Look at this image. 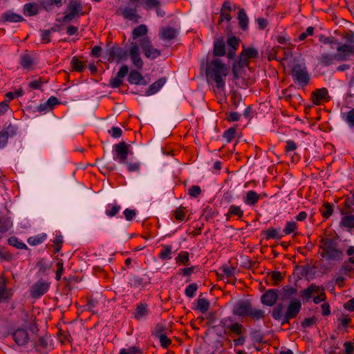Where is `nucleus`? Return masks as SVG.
<instances>
[{
    "mask_svg": "<svg viewBox=\"0 0 354 354\" xmlns=\"http://www.w3.org/2000/svg\"><path fill=\"white\" fill-rule=\"evenodd\" d=\"M302 307V303L299 298H292L283 313L284 306L283 303L279 302L272 308L271 316L277 321L281 320V325L290 324V320L295 319L299 314Z\"/></svg>",
    "mask_w": 354,
    "mask_h": 354,
    "instance_id": "1",
    "label": "nucleus"
},
{
    "mask_svg": "<svg viewBox=\"0 0 354 354\" xmlns=\"http://www.w3.org/2000/svg\"><path fill=\"white\" fill-rule=\"evenodd\" d=\"M231 68H201L200 73L205 75L207 84L218 91L225 89V80Z\"/></svg>",
    "mask_w": 354,
    "mask_h": 354,
    "instance_id": "2",
    "label": "nucleus"
},
{
    "mask_svg": "<svg viewBox=\"0 0 354 354\" xmlns=\"http://www.w3.org/2000/svg\"><path fill=\"white\" fill-rule=\"evenodd\" d=\"M232 313L239 317H249L254 322L263 319L266 317V312L263 310L253 308L250 299L239 300L233 306Z\"/></svg>",
    "mask_w": 354,
    "mask_h": 354,
    "instance_id": "3",
    "label": "nucleus"
},
{
    "mask_svg": "<svg viewBox=\"0 0 354 354\" xmlns=\"http://www.w3.org/2000/svg\"><path fill=\"white\" fill-rule=\"evenodd\" d=\"M226 54L225 44L223 37H219L214 40L213 52H209L201 60V66H226L217 57H222Z\"/></svg>",
    "mask_w": 354,
    "mask_h": 354,
    "instance_id": "4",
    "label": "nucleus"
},
{
    "mask_svg": "<svg viewBox=\"0 0 354 354\" xmlns=\"http://www.w3.org/2000/svg\"><path fill=\"white\" fill-rule=\"evenodd\" d=\"M232 80L240 88L246 89L255 82L253 68H232Z\"/></svg>",
    "mask_w": 354,
    "mask_h": 354,
    "instance_id": "5",
    "label": "nucleus"
},
{
    "mask_svg": "<svg viewBox=\"0 0 354 354\" xmlns=\"http://www.w3.org/2000/svg\"><path fill=\"white\" fill-rule=\"evenodd\" d=\"M354 55V46L339 45L337 48V53L333 54L325 53L321 57V62L325 65L335 64V62H345L351 60Z\"/></svg>",
    "mask_w": 354,
    "mask_h": 354,
    "instance_id": "6",
    "label": "nucleus"
},
{
    "mask_svg": "<svg viewBox=\"0 0 354 354\" xmlns=\"http://www.w3.org/2000/svg\"><path fill=\"white\" fill-rule=\"evenodd\" d=\"M102 58L109 63L120 64L125 62L128 59V51L117 43L107 41Z\"/></svg>",
    "mask_w": 354,
    "mask_h": 354,
    "instance_id": "7",
    "label": "nucleus"
},
{
    "mask_svg": "<svg viewBox=\"0 0 354 354\" xmlns=\"http://www.w3.org/2000/svg\"><path fill=\"white\" fill-rule=\"evenodd\" d=\"M319 249L322 250L321 257L326 260L339 261L343 257V252L337 248V242L333 238L320 239Z\"/></svg>",
    "mask_w": 354,
    "mask_h": 354,
    "instance_id": "8",
    "label": "nucleus"
},
{
    "mask_svg": "<svg viewBox=\"0 0 354 354\" xmlns=\"http://www.w3.org/2000/svg\"><path fill=\"white\" fill-rule=\"evenodd\" d=\"M219 326L223 328V333H217L218 337H223L225 335H240L241 328H243L242 324L234 322L233 317H226L220 320Z\"/></svg>",
    "mask_w": 354,
    "mask_h": 354,
    "instance_id": "9",
    "label": "nucleus"
},
{
    "mask_svg": "<svg viewBox=\"0 0 354 354\" xmlns=\"http://www.w3.org/2000/svg\"><path fill=\"white\" fill-rule=\"evenodd\" d=\"M285 73L292 76L293 82L301 88H304L310 84V76L306 68H289L286 71V68H283Z\"/></svg>",
    "mask_w": 354,
    "mask_h": 354,
    "instance_id": "10",
    "label": "nucleus"
},
{
    "mask_svg": "<svg viewBox=\"0 0 354 354\" xmlns=\"http://www.w3.org/2000/svg\"><path fill=\"white\" fill-rule=\"evenodd\" d=\"M258 57L259 52L255 48H245L243 46V50L238 57L237 62H234L232 66H248L250 59H256Z\"/></svg>",
    "mask_w": 354,
    "mask_h": 354,
    "instance_id": "11",
    "label": "nucleus"
},
{
    "mask_svg": "<svg viewBox=\"0 0 354 354\" xmlns=\"http://www.w3.org/2000/svg\"><path fill=\"white\" fill-rule=\"evenodd\" d=\"M139 46L145 56L149 59H154L160 55V50L152 46L148 37H143L140 39Z\"/></svg>",
    "mask_w": 354,
    "mask_h": 354,
    "instance_id": "12",
    "label": "nucleus"
},
{
    "mask_svg": "<svg viewBox=\"0 0 354 354\" xmlns=\"http://www.w3.org/2000/svg\"><path fill=\"white\" fill-rule=\"evenodd\" d=\"M50 288V283L41 279L36 281L30 289V295L32 298L38 299L46 294Z\"/></svg>",
    "mask_w": 354,
    "mask_h": 354,
    "instance_id": "13",
    "label": "nucleus"
},
{
    "mask_svg": "<svg viewBox=\"0 0 354 354\" xmlns=\"http://www.w3.org/2000/svg\"><path fill=\"white\" fill-rule=\"evenodd\" d=\"M17 127L12 124H9L8 126H4L3 129L0 131V149L6 147L8 138L15 136L17 135Z\"/></svg>",
    "mask_w": 354,
    "mask_h": 354,
    "instance_id": "14",
    "label": "nucleus"
},
{
    "mask_svg": "<svg viewBox=\"0 0 354 354\" xmlns=\"http://www.w3.org/2000/svg\"><path fill=\"white\" fill-rule=\"evenodd\" d=\"M330 100L328 91L325 87L317 88L311 93L310 100L314 105H321L324 102H329Z\"/></svg>",
    "mask_w": 354,
    "mask_h": 354,
    "instance_id": "15",
    "label": "nucleus"
},
{
    "mask_svg": "<svg viewBox=\"0 0 354 354\" xmlns=\"http://www.w3.org/2000/svg\"><path fill=\"white\" fill-rule=\"evenodd\" d=\"M115 153L113 156L115 160L121 163H127V156L129 151V145L124 141H122L114 145Z\"/></svg>",
    "mask_w": 354,
    "mask_h": 354,
    "instance_id": "16",
    "label": "nucleus"
},
{
    "mask_svg": "<svg viewBox=\"0 0 354 354\" xmlns=\"http://www.w3.org/2000/svg\"><path fill=\"white\" fill-rule=\"evenodd\" d=\"M279 299L278 289L266 290L261 297V302L267 306H275Z\"/></svg>",
    "mask_w": 354,
    "mask_h": 354,
    "instance_id": "17",
    "label": "nucleus"
},
{
    "mask_svg": "<svg viewBox=\"0 0 354 354\" xmlns=\"http://www.w3.org/2000/svg\"><path fill=\"white\" fill-rule=\"evenodd\" d=\"M319 290L325 291L323 286H317L315 283H311L306 288L300 291L299 296L303 299L304 302L309 301L313 297V293H318Z\"/></svg>",
    "mask_w": 354,
    "mask_h": 354,
    "instance_id": "18",
    "label": "nucleus"
},
{
    "mask_svg": "<svg viewBox=\"0 0 354 354\" xmlns=\"http://www.w3.org/2000/svg\"><path fill=\"white\" fill-rule=\"evenodd\" d=\"M8 282L7 277L2 274L0 277V303L10 299L13 295V290L7 288Z\"/></svg>",
    "mask_w": 354,
    "mask_h": 354,
    "instance_id": "19",
    "label": "nucleus"
},
{
    "mask_svg": "<svg viewBox=\"0 0 354 354\" xmlns=\"http://www.w3.org/2000/svg\"><path fill=\"white\" fill-rule=\"evenodd\" d=\"M240 41V39L236 37V36L232 35L227 37V44L229 47V49L227 53V57L229 59H235L236 53L237 49L239 48Z\"/></svg>",
    "mask_w": 354,
    "mask_h": 354,
    "instance_id": "20",
    "label": "nucleus"
},
{
    "mask_svg": "<svg viewBox=\"0 0 354 354\" xmlns=\"http://www.w3.org/2000/svg\"><path fill=\"white\" fill-rule=\"evenodd\" d=\"M149 313V305L145 302H140L136 305L133 315L136 320L140 321L146 319Z\"/></svg>",
    "mask_w": 354,
    "mask_h": 354,
    "instance_id": "21",
    "label": "nucleus"
},
{
    "mask_svg": "<svg viewBox=\"0 0 354 354\" xmlns=\"http://www.w3.org/2000/svg\"><path fill=\"white\" fill-rule=\"evenodd\" d=\"M12 338L18 346H25L29 342V335L24 328H17L12 333Z\"/></svg>",
    "mask_w": 354,
    "mask_h": 354,
    "instance_id": "22",
    "label": "nucleus"
},
{
    "mask_svg": "<svg viewBox=\"0 0 354 354\" xmlns=\"http://www.w3.org/2000/svg\"><path fill=\"white\" fill-rule=\"evenodd\" d=\"M67 11L77 18L86 15V12L83 11V6L80 0H71L67 6Z\"/></svg>",
    "mask_w": 354,
    "mask_h": 354,
    "instance_id": "23",
    "label": "nucleus"
},
{
    "mask_svg": "<svg viewBox=\"0 0 354 354\" xmlns=\"http://www.w3.org/2000/svg\"><path fill=\"white\" fill-rule=\"evenodd\" d=\"M151 278L145 274L142 277L138 275H133L130 279V285L131 287L136 288H145L147 285L151 283Z\"/></svg>",
    "mask_w": 354,
    "mask_h": 354,
    "instance_id": "24",
    "label": "nucleus"
},
{
    "mask_svg": "<svg viewBox=\"0 0 354 354\" xmlns=\"http://www.w3.org/2000/svg\"><path fill=\"white\" fill-rule=\"evenodd\" d=\"M232 7L230 1H225L220 10V16L218 21V24H221L224 21L230 22L232 20L231 15Z\"/></svg>",
    "mask_w": 354,
    "mask_h": 354,
    "instance_id": "25",
    "label": "nucleus"
},
{
    "mask_svg": "<svg viewBox=\"0 0 354 354\" xmlns=\"http://www.w3.org/2000/svg\"><path fill=\"white\" fill-rule=\"evenodd\" d=\"M25 21V19L19 14L15 13L12 10H7L1 14L0 21L2 23H17Z\"/></svg>",
    "mask_w": 354,
    "mask_h": 354,
    "instance_id": "26",
    "label": "nucleus"
},
{
    "mask_svg": "<svg viewBox=\"0 0 354 354\" xmlns=\"http://www.w3.org/2000/svg\"><path fill=\"white\" fill-rule=\"evenodd\" d=\"M131 44V49L128 52V57H130L134 66H142L143 62L140 57L139 46L136 43Z\"/></svg>",
    "mask_w": 354,
    "mask_h": 354,
    "instance_id": "27",
    "label": "nucleus"
},
{
    "mask_svg": "<svg viewBox=\"0 0 354 354\" xmlns=\"http://www.w3.org/2000/svg\"><path fill=\"white\" fill-rule=\"evenodd\" d=\"M127 80L129 84L136 85L145 86L149 83V82L144 78L142 75L136 70H131L129 72Z\"/></svg>",
    "mask_w": 354,
    "mask_h": 354,
    "instance_id": "28",
    "label": "nucleus"
},
{
    "mask_svg": "<svg viewBox=\"0 0 354 354\" xmlns=\"http://www.w3.org/2000/svg\"><path fill=\"white\" fill-rule=\"evenodd\" d=\"M129 68H120V71L113 77L109 80V86L112 88H119L122 84V79L126 76L129 72Z\"/></svg>",
    "mask_w": 354,
    "mask_h": 354,
    "instance_id": "29",
    "label": "nucleus"
},
{
    "mask_svg": "<svg viewBox=\"0 0 354 354\" xmlns=\"http://www.w3.org/2000/svg\"><path fill=\"white\" fill-rule=\"evenodd\" d=\"M167 78L162 77L151 84L145 91V95L149 96L158 93L167 82Z\"/></svg>",
    "mask_w": 354,
    "mask_h": 354,
    "instance_id": "30",
    "label": "nucleus"
},
{
    "mask_svg": "<svg viewBox=\"0 0 354 354\" xmlns=\"http://www.w3.org/2000/svg\"><path fill=\"white\" fill-rule=\"evenodd\" d=\"M122 15L125 19H128L136 23L138 22V19L140 17L137 13L136 6L134 8H124L122 10Z\"/></svg>",
    "mask_w": 354,
    "mask_h": 354,
    "instance_id": "31",
    "label": "nucleus"
},
{
    "mask_svg": "<svg viewBox=\"0 0 354 354\" xmlns=\"http://www.w3.org/2000/svg\"><path fill=\"white\" fill-rule=\"evenodd\" d=\"M19 63L21 66H32L38 64L35 55L28 51L20 56Z\"/></svg>",
    "mask_w": 354,
    "mask_h": 354,
    "instance_id": "32",
    "label": "nucleus"
},
{
    "mask_svg": "<svg viewBox=\"0 0 354 354\" xmlns=\"http://www.w3.org/2000/svg\"><path fill=\"white\" fill-rule=\"evenodd\" d=\"M178 30L171 27L163 28L160 30L159 35L163 40L170 41L178 35Z\"/></svg>",
    "mask_w": 354,
    "mask_h": 354,
    "instance_id": "33",
    "label": "nucleus"
},
{
    "mask_svg": "<svg viewBox=\"0 0 354 354\" xmlns=\"http://www.w3.org/2000/svg\"><path fill=\"white\" fill-rule=\"evenodd\" d=\"M237 19L240 28L244 31L247 30L248 29L249 19L244 8L239 9Z\"/></svg>",
    "mask_w": 354,
    "mask_h": 354,
    "instance_id": "34",
    "label": "nucleus"
},
{
    "mask_svg": "<svg viewBox=\"0 0 354 354\" xmlns=\"http://www.w3.org/2000/svg\"><path fill=\"white\" fill-rule=\"evenodd\" d=\"M297 293V289L295 287L290 286H285L282 288V293L279 299L281 301L290 300L292 296Z\"/></svg>",
    "mask_w": 354,
    "mask_h": 354,
    "instance_id": "35",
    "label": "nucleus"
},
{
    "mask_svg": "<svg viewBox=\"0 0 354 354\" xmlns=\"http://www.w3.org/2000/svg\"><path fill=\"white\" fill-rule=\"evenodd\" d=\"M260 194L253 190H250L246 193L243 198L244 203L250 206H254L260 199Z\"/></svg>",
    "mask_w": 354,
    "mask_h": 354,
    "instance_id": "36",
    "label": "nucleus"
},
{
    "mask_svg": "<svg viewBox=\"0 0 354 354\" xmlns=\"http://www.w3.org/2000/svg\"><path fill=\"white\" fill-rule=\"evenodd\" d=\"M226 221H230L232 216H236L239 219H241L243 216V211L240 206L231 205L229 207L228 212L225 214Z\"/></svg>",
    "mask_w": 354,
    "mask_h": 354,
    "instance_id": "37",
    "label": "nucleus"
},
{
    "mask_svg": "<svg viewBox=\"0 0 354 354\" xmlns=\"http://www.w3.org/2000/svg\"><path fill=\"white\" fill-rule=\"evenodd\" d=\"M13 223L10 217L6 215L0 216V234L6 233L12 227Z\"/></svg>",
    "mask_w": 354,
    "mask_h": 354,
    "instance_id": "38",
    "label": "nucleus"
},
{
    "mask_svg": "<svg viewBox=\"0 0 354 354\" xmlns=\"http://www.w3.org/2000/svg\"><path fill=\"white\" fill-rule=\"evenodd\" d=\"M218 212L216 207L210 205H207L203 209L202 217L204 218L205 221H209V220L218 216Z\"/></svg>",
    "mask_w": 354,
    "mask_h": 354,
    "instance_id": "39",
    "label": "nucleus"
},
{
    "mask_svg": "<svg viewBox=\"0 0 354 354\" xmlns=\"http://www.w3.org/2000/svg\"><path fill=\"white\" fill-rule=\"evenodd\" d=\"M63 281L64 282V290L66 292V295L71 293L73 287L72 284L73 283L79 282L78 277L73 275H69L68 277H63Z\"/></svg>",
    "mask_w": 354,
    "mask_h": 354,
    "instance_id": "40",
    "label": "nucleus"
},
{
    "mask_svg": "<svg viewBox=\"0 0 354 354\" xmlns=\"http://www.w3.org/2000/svg\"><path fill=\"white\" fill-rule=\"evenodd\" d=\"M196 301L197 305L195 308H194L195 310H198L203 314L208 311L210 306V303L207 299L201 298L200 295Z\"/></svg>",
    "mask_w": 354,
    "mask_h": 354,
    "instance_id": "41",
    "label": "nucleus"
},
{
    "mask_svg": "<svg viewBox=\"0 0 354 354\" xmlns=\"http://www.w3.org/2000/svg\"><path fill=\"white\" fill-rule=\"evenodd\" d=\"M60 102L58 99L55 96L50 97L48 100L43 104H40L39 106V111H44L48 109L52 110L55 105L59 104Z\"/></svg>",
    "mask_w": 354,
    "mask_h": 354,
    "instance_id": "42",
    "label": "nucleus"
},
{
    "mask_svg": "<svg viewBox=\"0 0 354 354\" xmlns=\"http://www.w3.org/2000/svg\"><path fill=\"white\" fill-rule=\"evenodd\" d=\"M39 12L38 6L35 3H28L24 6V14L26 16H35Z\"/></svg>",
    "mask_w": 354,
    "mask_h": 354,
    "instance_id": "43",
    "label": "nucleus"
},
{
    "mask_svg": "<svg viewBox=\"0 0 354 354\" xmlns=\"http://www.w3.org/2000/svg\"><path fill=\"white\" fill-rule=\"evenodd\" d=\"M319 212L325 220L328 219L333 213V205L329 202H324L319 209Z\"/></svg>",
    "mask_w": 354,
    "mask_h": 354,
    "instance_id": "44",
    "label": "nucleus"
},
{
    "mask_svg": "<svg viewBox=\"0 0 354 354\" xmlns=\"http://www.w3.org/2000/svg\"><path fill=\"white\" fill-rule=\"evenodd\" d=\"M172 246L170 245H162V249L158 254V257L162 261L169 260L171 259Z\"/></svg>",
    "mask_w": 354,
    "mask_h": 354,
    "instance_id": "45",
    "label": "nucleus"
},
{
    "mask_svg": "<svg viewBox=\"0 0 354 354\" xmlns=\"http://www.w3.org/2000/svg\"><path fill=\"white\" fill-rule=\"evenodd\" d=\"M261 234L264 236V238L266 240H270L271 239H280L283 236L282 235H279L278 234L277 230L274 227H270L268 230H262Z\"/></svg>",
    "mask_w": 354,
    "mask_h": 354,
    "instance_id": "46",
    "label": "nucleus"
},
{
    "mask_svg": "<svg viewBox=\"0 0 354 354\" xmlns=\"http://www.w3.org/2000/svg\"><path fill=\"white\" fill-rule=\"evenodd\" d=\"M342 39L345 41L342 45H347L348 46H354V32L351 30H344L342 35Z\"/></svg>",
    "mask_w": 354,
    "mask_h": 354,
    "instance_id": "47",
    "label": "nucleus"
},
{
    "mask_svg": "<svg viewBox=\"0 0 354 354\" xmlns=\"http://www.w3.org/2000/svg\"><path fill=\"white\" fill-rule=\"evenodd\" d=\"M353 206H354V199L346 197L344 202L343 208L340 210L342 215L352 214L353 212Z\"/></svg>",
    "mask_w": 354,
    "mask_h": 354,
    "instance_id": "48",
    "label": "nucleus"
},
{
    "mask_svg": "<svg viewBox=\"0 0 354 354\" xmlns=\"http://www.w3.org/2000/svg\"><path fill=\"white\" fill-rule=\"evenodd\" d=\"M175 261L178 265H189L190 261L189 252L187 251H180L175 258Z\"/></svg>",
    "mask_w": 354,
    "mask_h": 354,
    "instance_id": "49",
    "label": "nucleus"
},
{
    "mask_svg": "<svg viewBox=\"0 0 354 354\" xmlns=\"http://www.w3.org/2000/svg\"><path fill=\"white\" fill-rule=\"evenodd\" d=\"M14 255L5 246L0 245V261L10 262L14 259Z\"/></svg>",
    "mask_w": 354,
    "mask_h": 354,
    "instance_id": "50",
    "label": "nucleus"
},
{
    "mask_svg": "<svg viewBox=\"0 0 354 354\" xmlns=\"http://www.w3.org/2000/svg\"><path fill=\"white\" fill-rule=\"evenodd\" d=\"M47 238L45 233H41L35 236H30L28 239L27 242L32 246L42 243Z\"/></svg>",
    "mask_w": 354,
    "mask_h": 354,
    "instance_id": "51",
    "label": "nucleus"
},
{
    "mask_svg": "<svg viewBox=\"0 0 354 354\" xmlns=\"http://www.w3.org/2000/svg\"><path fill=\"white\" fill-rule=\"evenodd\" d=\"M148 29L146 25L141 24L135 28L132 31V39H136L140 37L145 36L147 33Z\"/></svg>",
    "mask_w": 354,
    "mask_h": 354,
    "instance_id": "52",
    "label": "nucleus"
},
{
    "mask_svg": "<svg viewBox=\"0 0 354 354\" xmlns=\"http://www.w3.org/2000/svg\"><path fill=\"white\" fill-rule=\"evenodd\" d=\"M340 226L346 228H354V215L348 214L342 218Z\"/></svg>",
    "mask_w": 354,
    "mask_h": 354,
    "instance_id": "53",
    "label": "nucleus"
},
{
    "mask_svg": "<svg viewBox=\"0 0 354 354\" xmlns=\"http://www.w3.org/2000/svg\"><path fill=\"white\" fill-rule=\"evenodd\" d=\"M230 100L232 106L236 109L240 103L243 101L241 94L237 91H232L230 92Z\"/></svg>",
    "mask_w": 354,
    "mask_h": 354,
    "instance_id": "54",
    "label": "nucleus"
},
{
    "mask_svg": "<svg viewBox=\"0 0 354 354\" xmlns=\"http://www.w3.org/2000/svg\"><path fill=\"white\" fill-rule=\"evenodd\" d=\"M297 269H301V272L300 273L301 274V277H304V276H306L308 274H315V266L314 265L313 266H310V264H307L304 266H299L298 265H296L295 266V270H297Z\"/></svg>",
    "mask_w": 354,
    "mask_h": 354,
    "instance_id": "55",
    "label": "nucleus"
},
{
    "mask_svg": "<svg viewBox=\"0 0 354 354\" xmlns=\"http://www.w3.org/2000/svg\"><path fill=\"white\" fill-rule=\"evenodd\" d=\"M166 334V326L162 323H157L151 329V335L158 338Z\"/></svg>",
    "mask_w": 354,
    "mask_h": 354,
    "instance_id": "56",
    "label": "nucleus"
},
{
    "mask_svg": "<svg viewBox=\"0 0 354 354\" xmlns=\"http://www.w3.org/2000/svg\"><path fill=\"white\" fill-rule=\"evenodd\" d=\"M8 244L17 249L29 250L28 246L24 243L20 241L16 236H11L8 238Z\"/></svg>",
    "mask_w": 354,
    "mask_h": 354,
    "instance_id": "57",
    "label": "nucleus"
},
{
    "mask_svg": "<svg viewBox=\"0 0 354 354\" xmlns=\"http://www.w3.org/2000/svg\"><path fill=\"white\" fill-rule=\"evenodd\" d=\"M337 328L339 330L342 328L346 329L348 327L349 324L351 322V318L349 317L348 315H343L342 317L337 318Z\"/></svg>",
    "mask_w": 354,
    "mask_h": 354,
    "instance_id": "58",
    "label": "nucleus"
},
{
    "mask_svg": "<svg viewBox=\"0 0 354 354\" xmlns=\"http://www.w3.org/2000/svg\"><path fill=\"white\" fill-rule=\"evenodd\" d=\"M57 336L60 338V342L62 344H64L65 342H72L73 338L69 333V331H64L61 328H59L57 332Z\"/></svg>",
    "mask_w": 354,
    "mask_h": 354,
    "instance_id": "59",
    "label": "nucleus"
},
{
    "mask_svg": "<svg viewBox=\"0 0 354 354\" xmlns=\"http://www.w3.org/2000/svg\"><path fill=\"white\" fill-rule=\"evenodd\" d=\"M142 5L144 9L149 10L160 6L159 0H142Z\"/></svg>",
    "mask_w": 354,
    "mask_h": 354,
    "instance_id": "60",
    "label": "nucleus"
},
{
    "mask_svg": "<svg viewBox=\"0 0 354 354\" xmlns=\"http://www.w3.org/2000/svg\"><path fill=\"white\" fill-rule=\"evenodd\" d=\"M56 268L55 280L59 281L64 272V261L62 259H57Z\"/></svg>",
    "mask_w": 354,
    "mask_h": 354,
    "instance_id": "61",
    "label": "nucleus"
},
{
    "mask_svg": "<svg viewBox=\"0 0 354 354\" xmlns=\"http://www.w3.org/2000/svg\"><path fill=\"white\" fill-rule=\"evenodd\" d=\"M53 242L54 247L53 252L55 254L59 253L62 250V245L64 243L63 236H62V234L57 235L55 237Z\"/></svg>",
    "mask_w": 354,
    "mask_h": 354,
    "instance_id": "62",
    "label": "nucleus"
},
{
    "mask_svg": "<svg viewBox=\"0 0 354 354\" xmlns=\"http://www.w3.org/2000/svg\"><path fill=\"white\" fill-rule=\"evenodd\" d=\"M198 288V286L196 283H192L188 285L185 290V295L188 298H193L195 295L196 292Z\"/></svg>",
    "mask_w": 354,
    "mask_h": 354,
    "instance_id": "63",
    "label": "nucleus"
},
{
    "mask_svg": "<svg viewBox=\"0 0 354 354\" xmlns=\"http://www.w3.org/2000/svg\"><path fill=\"white\" fill-rule=\"evenodd\" d=\"M185 209L186 208L181 205L174 211V216L177 221H183L185 220Z\"/></svg>",
    "mask_w": 354,
    "mask_h": 354,
    "instance_id": "64",
    "label": "nucleus"
}]
</instances>
